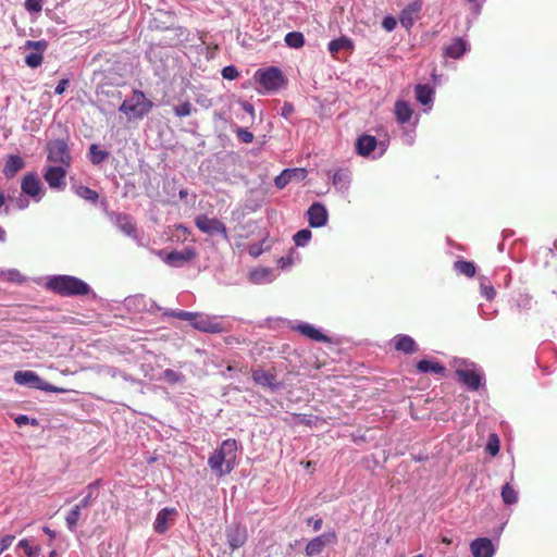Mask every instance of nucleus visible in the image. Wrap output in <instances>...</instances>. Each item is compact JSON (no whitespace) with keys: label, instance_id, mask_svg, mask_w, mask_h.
Returning <instances> with one entry per match:
<instances>
[{"label":"nucleus","instance_id":"obj_51","mask_svg":"<svg viewBox=\"0 0 557 557\" xmlns=\"http://www.w3.org/2000/svg\"><path fill=\"white\" fill-rule=\"evenodd\" d=\"M191 111V104L188 102H185L181 104L180 107H176V115L178 116H186L189 115Z\"/></svg>","mask_w":557,"mask_h":557},{"label":"nucleus","instance_id":"obj_43","mask_svg":"<svg viewBox=\"0 0 557 557\" xmlns=\"http://www.w3.org/2000/svg\"><path fill=\"white\" fill-rule=\"evenodd\" d=\"M311 235H312L311 231L308 230V228H304V230L298 231L294 235L295 245L298 246V247L306 246L309 243V240L311 239Z\"/></svg>","mask_w":557,"mask_h":557},{"label":"nucleus","instance_id":"obj_54","mask_svg":"<svg viewBox=\"0 0 557 557\" xmlns=\"http://www.w3.org/2000/svg\"><path fill=\"white\" fill-rule=\"evenodd\" d=\"M69 84H70V81L67 78L61 79L59 82V84L57 85L54 92L58 95H62L65 91V89L67 88Z\"/></svg>","mask_w":557,"mask_h":557},{"label":"nucleus","instance_id":"obj_26","mask_svg":"<svg viewBox=\"0 0 557 557\" xmlns=\"http://www.w3.org/2000/svg\"><path fill=\"white\" fill-rule=\"evenodd\" d=\"M417 370L421 373H435V374H444L445 367L437 361L433 360H420L417 363Z\"/></svg>","mask_w":557,"mask_h":557},{"label":"nucleus","instance_id":"obj_13","mask_svg":"<svg viewBox=\"0 0 557 557\" xmlns=\"http://www.w3.org/2000/svg\"><path fill=\"white\" fill-rule=\"evenodd\" d=\"M455 374L470 391H478L482 385V375L475 370L457 368Z\"/></svg>","mask_w":557,"mask_h":557},{"label":"nucleus","instance_id":"obj_17","mask_svg":"<svg viewBox=\"0 0 557 557\" xmlns=\"http://www.w3.org/2000/svg\"><path fill=\"white\" fill-rule=\"evenodd\" d=\"M470 549L473 557H493L494 546L490 539L479 537L471 542Z\"/></svg>","mask_w":557,"mask_h":557},{"label":"nucleus","instance_id":"obj_59","mask_svg":"<svg viewBox=\"0 0 557 557\" xmlns=\"http://www.w3.org/2000/svg\"><path fill=\"white\" fill-rule=\"evenodd\" d=\"M15 422L18 426L27 424L29 422V418L25 414H21L15 418Z\"/></svg>","mask_w":557,"mask_h":557},{"label":"nucleus","instance_id":"obj_3","mask_svg":"<svg viewBox=\"0 0 557 557\" xmlns=\"http://www.w3.org/2000/svg\"><path fill=\"white\" fill-rule=\"evenodd\" d=\"M152 108V102L140 90H134L133 95L125 99L119 110L123 112L128 120H139L147 115Z\"/></svg>","mask_w":557,"mask_h":557},{"label":"nucleus","instance_id":"obj_37","mask_svg":"<svg viewBox=\"0 0 557 557\" xmlns=\"http://www.w3.org/2000/svg\"><path fill=\"white\" fill-rule=\"evenodd\" d=\"M454 268L457 272L468 276L472 277L475 274V265L473 262L459 260L456 261L454 264Z\"/></svg>","mask_w":557,"mask_h":557},{"label":"nucleus","instance_id":"obj_2","mask_svg":"<svg viewBox=\"0 0 557 557\" xmlns=\"http://www.w3.org/2000/svg\"><path fill=\"white\" fill-rule=\"evenodd\" d=\"M46 287L61 296L88 294L90 287L84 281L71 275H53L47 278Z\"/></svg>","mask_w":557,"mask_h":557},{"label":"nucleus","instance_id":"obj_18","mask_svg":"<svg viewBox=\"0 0 557 557\" xmlns=\"http://www.w3.org/2000/svg\"><path fill=\"white\" fill-rule=\"evenodd\" d=\"M227 543L234 550L242 547L247 541V530L240 525L231 527L226 532Z\"/></svg>","mask_w":557,"mask_h":557},{"label":"nucleus","instance_id":"obj_4","mask_svg":"<svg viewBox=\"0 0 557 557\" xmlns=\"http://www.w3.org/2000/svg\"><path fill=\"white\" fill-rule=\"evenodd\" d=\"M253 79L268 92L278 90L285 83L282 71L275 66L258 70Z\"/></svg>","mask_w":557,"mask_h":557},{"label":"nucleus","instance_id":"obj_6","mask_svg":"<svg viewBox=\"0 0 557 557\" xmlns=\"http://www.w3.org/2000/svg\"><path fill=\"white\" fill-rule=\"evenodd\" d=\"M14 381L20 385H27L40 391L45 392H53L61 393L62 388L55 387L47 382H45L40 376H38L34 371H16L14 373Z\"/></svg>","mask_w":557,"mask_h":557},{"label":"nucleus","instance_id":"obj_21","mask_svg":"<svg viewBox=\"0 0 557 557\" xmlns=\"http://www.w3.org/2000/svg\"><path fill=\"white\" fill-rule=\"evenodd\" d=\"M305 176L306 171L304 169H287L275 177L274 183L277 188L282 189L294 180L300 181L305 178Z\"/></svg>","mask_w":557,"mask_h":557},{"label":"nucleus","instance_id":"obj_24","mask_svg":"<svg viewBox=\"0 0 557 557\" xmlns=\"http://www.w3.org/2000/svg\"><path fill=\"white\" fill-rule=\"evenodd\" d=\"M24 160L18 156H10L5 162L3 174L11 178L24 168Z\"/></svg>","mask_w":557,"mask_h":557},{"label":"nucleus","instance_id":"obj_33","mask_svg":"<svg viewBox=\"0 0 557 557\" xmlns=\"http://www.w3.org/2000/svg\"><path fill=\"white\" fill-rule=\"evenodd\" d=\"M173 513V509L164 508L161 510L154 521V530L158 533H164L168 530V519Z\"/></svg>","mask_w":557,"mask_h":557},{"label":"nucleus","instance_id":"obj_25","mask_svg":"<svg viewBox=\"0 0 557 557\" xmlns=\"http://www.w3.org/2000/svg\"><path fill=\"white\" fill-rule=\"evenodd\" d=\"M467 50V44L461 38H456L445 47V54L453 58H460Z\"/></svg>","mask_w":557,"mask_h":557},{"label":"nucleus","instance_id":"obj_20","mask_svg":"<svg viewBox=\"0 0 557 557\" xmlns=\"http://www.w3.org/2000/svg\"><path fill=\"white\" fill-rule=\"evenodd\" d=\"M112 222L126 236H129V237H132L134 239L137 238L136 227H135V224L133 222V219L129 215L122 214V213L114 214L112 216Z\"/></svg>","mask_w":557,"mask_h":557},{"label":"nucleus","instance_id":"obj_47","mask_svg":"<svg viewBox=\"0 0 557 557\" xmlns=\"http://www.w3.org/2000/svg\"><path fill=\"white\" fill-rule=\"evenodd\" d=\"M222 76L225 79L233 81L239 76V72L234 65H227L222 69Z\"/></svg>","mask_w":557,"mask_h":557},{"label":"nucleus","instance_id":"obj_53","mask_svg":"<svg viewBox=\"0 0 557 557\" xmlns=\"http://www.w3.org/2000/svg\"><path fill=\"white\" fill-rule=\"evenodd\" d=\"M481 293L486 299H492L495 296V289L493 286H481Z\"/></svg>","mask_w":557,"mask_h":557},{"label":"nucleus","instance_id":"obj_48","mask_svg":"<svg viewBox=\"0 0 557 557\" xmlns=\"http://www.w3.org/2000/svg\"><path fill=\"white\" fill-rule=\"evenodd\" d=\"M236 135L238 139L245 144H250L253 140V134L246 128H237Z\"/></svg>","mask_w":557,"mask_h":557},{"label":"nucleus","instance_id":"obj_42","mask_svg":"<svg viewBox=\"0 0 557 557\" xmlns=\"http://www.w3.org/2000/svg\"><path fill=\"white\" fill-rule=\"evenodd\" d=\"M90 161L94 164L101 163L108 157V152L101 150L96 144H92L89 148Z\"/></svg>","mask_w":557,"mask_h":557},{"label":"nucleus","instance_id":"obj_30","mask_svg":"<svg viewBox=\"0 0 557 557\" xmlns=\"http://www.w3.org/2000/svg\"><path fill=\"white\" fill-rule=\"evenodd\" d=\"M249 277L255 284H265L273 280L272 271L268 268H260L251 271Z\"/></svg>","mask_w":557,"mask_h":557},{"label":"nucleus","instance_id":"obj_11","mask_svg":"<svg viewBox=\"0 0 557 557\" xmlns=\"http://www.w3.org/2000/svg\"><path fill=\"white\" fill-rule=\"evenodd\" d=\"M21 188L24 194L34 198L36 201H40L45 195L41 182L37 175L33 173H28L23 177Z\"/></svg>","mask_w":557,"mask_h":557},{"label":"nucleus","instance_id":"obj_52","mask_svg":"<svg viewBox=\"0 0 557 557\" xmlns=\"http://www.w3.org/2000/svg\"><path fill=\"white\" fill-rule=\"evenodd\" d=\"M15 536L14 535H5L2 539H0V548L1 552L7 549L11 544L13 543Z\"/></svg>","mask_w":557,"mask_h":557},{"label":"nucleus","instance_id":"obj_1","mask_svg":"<svg viewBox=\"0 0 557 557\" xmlns=\"http://www.w3.org/2000/svg\"><path fill=\"white\" fill-rule=\"evenodd\" d=\"M237 459V442L227 438L221 443L208 459V466L211 471L219 478L230 474Z\"/></svg>","mask_w":557,"mask_h":557},{"label":"nucleus","instance_id":"obj_8","mask_svg":"<svg viewBox=\"0 0 557 557\" xmlns=\"http://www.w3.org/2000/svg\"><path fill=\"white\" fill-rule=\"evenodd\" d=\"M48 160L61 166H70L71 157L64 140L57 139L48 144Z\"/></svg>","mask_w":557,"mask_h":557},{"label":"nucleus","instance_id":"obj_31","mask_svg":"<svg viewBox=\"0 0 557 557\" xmlns=\"http://www.w3.org/2000/svg\"><path fill=\"white\" fill-rule=\"evenodd\" d=\"M0 281L23 284L27 278L16 269H8L0 270Z\"/></svg>","mask_w":557,"mask_h":557},{"label":"nucleus","instance_id":"obj_32","mask_svg":"<svg viewBox=\"0 0 557 557\" xmlns=\"http://www.w3.org/2000/svg\"><path fill=\"white\" fill-rule=\"evenodd\" d=\"M352 41L347 37H341L338 39H334L329 44V51L334 55L338 53L341 50H351Z\"/></svg>","mask_w":557,"mask_h":557},{"label":"nucleus","instance_id":"obj_5","mask_svg":"<svg viewBox=\"0 0 557 557\" xmlns=\"http://www.w3.org/2000/svg\"><path fill=\"white\" fill-rule=\"evenodd\" d=\"M188 322V324L201 332L222 333L226 331L220 315H176Z\"/></svg>","mask_w":557,"mask_h":557},{"label":"nucleus","instance_id":"obj_12","mask_svg":"<svg viewBox=\"0 0 557 557\" xmlns=\"http://www.w3.org/2000/svg\"><path fill=\"white\" fill-rule=\"evenodd\" d=\"M47 46L45 40H27L25 49H34L35 51L26 55L25 63L32 69L38 67L42 63V52L47 49Z\"/></svg>","mask_w":557,"mask_h":557},{"label":"nucleus","instance_id":"obj_16","mask_svg":"<svg viewBox=\"0 0 557 557\" xmlns=\"http://www.w3.org/2000/svg\"><path fill=\"white\" fill-rule=\"evenodd\" d=\"M252 380L257 385L267 387L273 392L280 388V383L276 381L275 374L271 371L256 369L252 371Z\"/></svg>","mask_w":557,"mask_h":557},{"label":"nucleus","instance_id":"obj_7","mask_svg":"<svg viewBox=\"0 0 557 557\" xmlns=\"http://www.w3.org/2000/svg\"><path fill=\"white\" fill-rule=\"evenodd\" d=\"M123 307L125 310L133 313H152L161 310L153 300L148 299L143 295L127 297L123 302Z\"/></svg>","mask_w":557,"mask_h":557},{"label":"nucleus","instance_id":"obj_34","mask_svg":"<svg viewBox=\"0 0 557 557\" xmlns=\"http://www.w3.org/2000/svg\"><path fill=\"white\" fill-rule=\"evenodd\" d=\"M350 183V175L347 171L339 170L333 175V185L341 190L348 188Z\"/></svg>","mask_w":557,"mask_h":557},{"label":"nucleus","instance_id":"obj_57","mask_svg":"<svg viewBox=\"0 0 557 557\" xmlns=\"http://www.w3.org/2000/svg\"><path fill=\"white\" fill-rule=\"evenodd\" d=\"M91 500H92V495L91 493L88 494L87 496H85L81 502L79 504L75 505L76 507H78L79 509L82 508H87L90 504H91Z\"/></svg>","mask_w":557,"mask_h":557},{"label":"nucleus","instance_id":"obj_41","mask_svg":"<svg viewBox=\"0 0 557 557\" xmlns=\"http://www.w3.org/2000/svg\"><path fill=\"white\" fill-rule=\"evenodd\" d=\"M81 509L74 506L67 516L65 517V522L70 531H75L77 527V522L79 520Z\"/></svg>","mask_w":557,"mask_h":557},{"label":"nucleus","instance_id":"obj_29","mask_svg":"<svg viewBox=\"0 0 557 557\" xmlns=\"http://www.w3.org/2000/svg\"><path fill=\"white\" fill-rule=\"evenodd\" d=\"M395 115L400 124H405L411 119L412 110L407 102L399 100L395 103Z\"/></svg>","mask_w":557,"mask_h":557},{"label":"nucleus","instance_id":"obj_45","mask_svg":"<svg viewBox=\"0 0 557 557\" xmlns=\"http://www.w3.org/2000/svg\"><path fill=\"white\" fill-rule=\"evenodd\" d=\"M486 450L492 455L496 456L499 451V440L496 434H491L486 445Z\"/></svg>","mask_w":557,"mask_h":557},{"label":"nucleus","instance_id":"obj_27","mask_svg":"<svg viewBox=\"0 0 557 557\" xmlns=\"http://www.w3.org/2000/svg\"><path fill=\"white\" fill-rule=\"evenodd\" d=\"M416 98L422 106L432 103L434 90L429 85H417L416 86Z\"/></svg>","mask_w":557,"mask_h":557},{"label":"nucleus","instance_id":"obj_36","mask_svg":"<svg viewBox=\"0 0 557 557\" xmlns=\"http://www.w3.org/2000/svg\"><path fill=\"white\" fill-rule=\"evenodd\" d=\"M196 257V251L193 246H186L181 251L176 250V267L193 260Z\"/></svg>","mask_w":557,"mask_h":557},{"label":"nucleus","instance_id":"obj_28","mask_svg":"<svg viewBox=\"0 0 557 557\" xmlns=\"http://www.w3.org/2000/svg\"><path fill=\"white\" fill-rule=\"evenodd\" d=\"M395 348L396 350L403 351L405 354H413L417 351V345L414 341L407 335H400L396 337Z\"/></svg>","mask_w":557,"mask_h":557},{"label":"nucleus","instance_id":"obj_60","mask_svg":"<svg viewBox=\"0 0 557 557\" xmlns=\"http://www.w3.org/2000/svg\"><path fill=\"white\" fill-rule=\"evenodd\" d=\"M16 207L18 209H21V210L27 208L28 207V200L25 199V198H22V197L17 198L16 199Z\"/></svg>","mask_w":557,"mask_h":557},{"label":"nucleus","instance_id":"obj_46","mask_svg":"<svg viewBox=\"0 0 557 557\" xmlns=\"http://www.w3.org/2000/svg\"><path fill=\"white\" fill-rule=\"evenodd\" d=\"M45 0H25V9L29 13H40L42 10Z\"/></svg>","mask_w":557,"mask_h":557},{"label":"nucleus","instance_id":"obj_35","mask_svg":"<svg viewBox=\"0 0 557 557\" xmlns=\"http://www.w3.org/2000/svg\"><path fill=\"white\" fill-rule=\"evenodd\" d=\"M500 495L506 505H513L518 502V493L509 483L503 485Z\"/></svg>","mask_w":557,"mask_h":557},{"label":"nucleus","instance_id":"obj_10","mask_svg":"<svg viewBox=\"0 0 557 557\" xmlns=\"http://www.w3.org/2000/svg\"><path fill=\"white\" fill-rule=\"evenodd\" d=\"M196 226L203 233L209 235L221 234L223 238H227V231L225 225L215 218H208L205 214L196 218Z\"/></svg>","mask_w":557,"mask_h":557},{"label":"nucleus","instance_id":"obj_38","mask_svg":"<svg viewBox=\"0 0 557 557\" xmlns=\"http://www.w3.org/2000/svg\"><path fill=\"white\" fill-rule=\"evenodd\" d=\"M285 42L290 48H301L305 45V37L299 32H290L285 36Z\"/></svg>","mask_w":557,"mask_h":557},{"label":"nucleus","instance_id":"obj_56","mask_svg":"<svg viewBox=\"0 0 557 557\" xmlns=\"http://www.w3.org/2000/svg\"><path fill=\"white\" fill-rule=\"evenodd\" d=\"M294 112V106L289 102H285L282 107V115L288 117Z\"/></svg>","mask_w":557,"mask_h":557},{"label":"nucleus","instance_id":"obj_39","mask_svg":"<svg viewBox=\"0 0 557 557\" xmlns=\"http://www.w3.org/2000/svg\"><path fill=\"white\" fill-rule=\"evenodd\" d=\"M271 243L268 238H263L262 240L251 244L248 248V252L251 257H259L263 251L270 249Z\"/></svg>","mask_w":557,"mask_h":557},{"label":"nucleus","instance_id":"obj_64","mask_svg":"<svg viewBox=\"0 0 557 557\" xmlns=\"http://www.w3.org/2000/svg\"><path fill=\"white\" fill-rule=\"evenodd\" d=\"M4 203H5V196H4V194L0 190V207H2Z\"/></svg>","mask_w":557,"mask_h":557},{"label":"nucleus","instance_id":"obj_14","mask_svg":"<svg viewBox=\"0 0 557 557\" xmlns=\"http://www.w3.org/2000/svg\"><path fill=\"white\" fill-rule=\"evenodd\" d=\"M67 166H48L44 177L51 188L63 189L65 187V175Z\"/></svg>","mask_w":557,"mask_h":557},{"label":"nucleus","instance_id":"obj_44","mask_svg":"<svg viewBox=\"0 0 557 557\" xmlns=\"http://www.w3.org/2000/svg\"><path fill=\"white\" fill-rule=\"evenodd\" d=\"M18 546L24 549L27 557H37L39 555L40 548L39 547H32L29 544V541L26 539H23L18 542Z\"/></svg>","mask_w":557,"mask_h":557},{"label":"nucleus","instance_id":"obj_58","mask_svg":"<svg viewBox=\"0 0 557 557\" xmlns=\"http://www.w3.org/2000/svg\"><path fill=\"white\" fill-rule=\"evenodd\" d=\"M292 262L293 261H292L290 257H282V258L278 259L277 264H278L280 268L285 269L288 265H290Z\"/></svg>","mask_w":557,"mask_h":557},{"label":"nucleus","instance_id":"obj_22","mask_svg":"<svg viewBox=\"0 0 557 557\" xmlns=\"http://www.w3.org/2000/svg\"><path fill=\"white\" fill-rule=\"evenodd\" d=\"M293 330L297 331L301 335L319 343H330L331 339L323 334L320 330L308 323H300L293 326Z\"/></svg>","mask_w":557,"mask_h":557},{"label":"nucleus","instance_id":"obj_15","mask_svg":"<svg viewBox=\"0 0 557 557\" xmlns=\"http://www.w3.org/2000/svg\"><path fill=\"white\" fill-rule=\"evenodd\" d=\"M307 214H308V222H309L310 226H312V227L324 226L327 222L326 208L320 202L312 203L309 207Z\"/></svg>","mask_w":557,"mask_h":557},{"label":"nucleus","instance_id":"obj_62","mask_svg":"<svg viewBox=\"0 0 557 557\" xmlns=\"http://www.w3.org/2000/svg\"><path fill=\"white\" fill-rule=\"evenodd\" d=\"M243 109H244L247 113H249L250 115H253V113H255L253 106H252L251 103H249V102H245V103L243 104Z\"/></svg>","mask_w":557,"mask_h":557},{"label":"nucleus","instance_id":"obj_55","mask_svg":"<svg viewBox=\"0 0 557 557\" xmlns=\"http://www.w3.org/2000/svg\"><path fill=\"white\" fill-rule=\"evenodd\" d=\"M307 523H308V524H312L313 530L317 532V531H320V530H321L322 524H323V521H322V519H321V518H318V519H315V520H313V518H309V519L307 520Z\"/></svg>","mask_w":557,"mask_h":557},{"label":"nucleus","instance_id":"obj_49","mask_svg":"<svg viewBox=\"0 0 557 557\" xmlns=\"http://www.w3.org/2000/svg\"><path fill=\"white\" fill-rule=\"evenodd\" d=\"M397 25V22L396 20L393 17V16H385L382 21V27L386 30V32H392L395 29Z\"/></svg>","mask_w":557,"mask_h":557},{"label":"nucleus","instance_id":"obj_23","mask_svg":"<svg viewBox=\"0 0 557 557\" xmlns=\"http://www.w3.org/2000/svg\"><path fill=\"white\" fill-rule=\"evenodd\" d=\"M376 147V139L374 136L362 135L357 139L356 149L360 156L370 154Z\"/></svg>","mask_w":557,"mask_h":557},{"label":"nucleus","instance_id":"obj_40","mask_svg":"<svg viewBox=\"0 0 557 557\" xmlns=\"http://www.w3.org/2000/svg\"><path fill=\"white\" fill-rule=\"evenodd\" d=\"M75 194L90 202H96L99 198V195L96 190L87 187V186H78L75 188Z\"/></svg>","mask_w":557,"mask_h":557},{"label":"nucleus","instance_id":"obj_19","mask_svg":"<svg viewBox=\"0 0 557 557\" xmlns=\"http://www.w3.org/2000/svg\"><path fill=\"white\" fill-rule=\"evenodd\" d=\"M422 9L420 1H413L409 3L400 13L399 20L404 27L410 28Z\"/></svg>","mask_w":557,"mask_h":557},{"label":"nucleus","instance_id":"obj_9","mask_svg":"<svg viewBox=\"0 0 557 557\" xmlns=\"http://www.w3.org/2000/svg\"><path fill=\"white\" fill-rule=\"evenodd\" d=\"M336 543L337 534L334 531L325 532L308 542L305 554L307 557L317 556L322 553L326 545H334Z\"/></svg>","mask_w":557,"mask_h":557},{"label":"nucleus","instance_id":"obj_63","mask_svg":"<svg viewBox=\"0 0 557 557\" xmlns=\"http://www.w3.org/2000/svg\"><path fill=\"white\" fill-rule=\"evenodd\" d=\"M7 239L5 231L0 226V243H4Z\"/></svg>","mask_w":557,"mask_h":557},{"label":"nucleus","instance_id":"obj_61","mask_svg":"<svg viewBox=\"0 0 557 557\" xmlns=\"http://www.w3.org/2000/svg\"><path fill=\"white\" fill-rule=\"evenodd\" d=\"M42 531L49 536L50 541H53L55 539V531L51 530L50 528L44 527Z\"/></svg>","mask_w":557,"mask_h":557},{"label":"nucleus","instance_id":"obj_50","mask_svg":"<svg viewBox=\"0 0 557 557\" xmlns=\"http://www.w3.org/2000/svg\"><path fill=\"white\" fill-rule=\"evenodd\" d=\"M158 257H160L166 264H174V251L164 252L162 250L157 251Z\"/></svg>","mask_w":557,"mask_h":557}]
</instances>
